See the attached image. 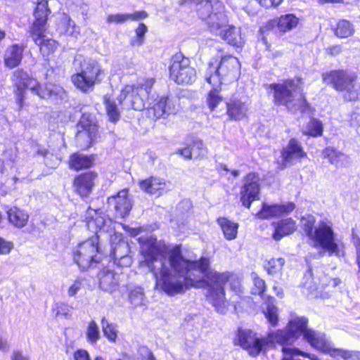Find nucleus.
<instances>
[{
	"instance_id": "23",
	"label": "nucleus",
	"mask_w": 360,
	"mask_h": 360,
	"mask_svg": "<svg viewBox=\"0 0 360 360\" xmlns=\"http://www.w3.org/2000/svg\"><path fill=\"white\" fill-rule=\"evenodd\" d=\"M140 188L150 195L160 197L167 192V181L162 178L150 176L139 182Z\"/></svg>"
},
{
	"instance_id": "11",
	"label": "nucleus",
	"mask_w": 360,
	"mask_h": 360,
	"mask_svg": "<svg viewBox=\"0 0 360 360\" xmlns=\"http://www.w3.org/2000/svg\"><path fill=\"white\" fill-rule=\"evenodd\" d=\"M169 78L179 85L191 84L195 80V68L191 65L190 59L181 52L176 53L171 58Z\"/></svg>"
},
{
	"instance_id": "39",
	"label": "nucleus",
	"mask_w": 360,
	"mask_h": 360,
	"mask_svg": "<svg viewBox=\"0 0 360 360\" xmlns=\"http://www.w3.org/2000/svg\"><path fill=\"white\" fill-rule=\"evenodd\" d=\"M134 32L135 37L131 40L130 44L132 46H139L144 42L145 34L148 32V27L143 22H141L135 28Z\"/></svg>"
},
{
	"instance_id": "32",
	"label": "nucleus",
	"mask_w": 360,
	"mask_h": 360,
	"mask_svg": "<svg viewBox=\"0 0 360 360\" xmlns=\"http://www.w3.org/2000/svg\"><path fill=\"white\" fill-rule=\"evenodd\" d=\"M212 89L205 96V103L210 111L216 110L223 101V96L220 94L221 86L211 85Z\"/></svg>"
},
{
	"instance_id": "12",
	"label": "nucleus",
	"mask_w": 360,
	"mask_h": 360,
	"mask_svg": "<svg viewBox=\"0 0 360 360\" xmlns=\"http://www.w3.org/2000/svg\"><path fill=\"white\" fill-rule=\"evenodd\" d=\"M310 240L314 243V247H321L329 255H340L338 244L335 241L334 231L328 222L321 221Z\"/></svg>"
},
{
	"instance_id": "53",
	"label": "nucleus",
	"mask_w": 360,
	"mask_h": 360,
	"mask_svg": "<svg viewBox=\"0 0 360 360\" xmlns=\"http://www.w3.org/2000/svg\"><path fill=\"white\" fill-rule=\"evenodd\" d=\"M352 242L356 249V262L360 269V238L356 234L353 233Z\"/></svg>"
},
{
	"instance_id": "29",
	"label": "nucleus",
	"mask_w": 360,
	"mask_h": 360,
	"mask_svg": "<svg viewBox=\"0 0 360 360\" xmlns=\"http://www.w3.org/2000/svg\"><path fill=\"white\" fill-rule=\"evenodd\" d=\"M100 287L105 291H115L119 285L117 274L108 269H103L99 274Z\"/></svg>"
},
{
	"instance_id": "62",
	"label": "nucleus",
	"mask_w": 360,
	"mask_h": 360,
	"mask_svg": "<svg viewBox=\"0 0 360 360\" xmlns=\"http://www.w3.org/2000/svg\"><path fill=\"white\" fill-rule=\"evenodd\" d=\"M143 360H156L151 350L148 349L146 356L143 357Z\"/></svg>"
},
{
	"instance_id": "49",
	"label": "nucleus",
	"mask_w": 360,
	"mask_h": 360,
	"mask_svg": "<svg viewBox=\"0 0 360 360\" xmlns=\"http://www.w3.org/2000/svg\"><path fill=\"white\" fill-rule=\"evenodd\" d=\"M278 217L288 214L295 209L294 202H288L286 204H276Z\"/></svg>"
},
{
	"instance_id": "28",
	"label": "nucleus",
	"mask_w": 360,
	"mask_h": 360,
	"mask_svg": "<svg viewBox=\"0 0 360 360\" xmlns=\"http://www.w3.org/2000/svg\"><path fill=\"white\" fill-rule=\"evenodd\" d=\"M229 45L240 48L243 46L245 41L241 35L240 30L233 25H227L217 34Z\"/></svg>"
},
{
	"instance_id": "17",
	"label": "nucleus",
	"mask_w": 360,
	"mask_h": 360,
	"mask_svg": "<svg viewBox=\"0 0 360 360\" xmlns=\"http://www.w3.org/2000/svg\"><path fill=\"white\" fill-rule=\"evenodd\" d=\"M77 125L79 128L77 133V138L78 139L82 138L84 133L89 139L87 143L82 147L83 150H87L94 145L99 137L98 126L96 122L90 118V114H82Z\"/></svg>"
},
{
	"instance_id": "50",
	"label": "nucleus",
	"mask_w": 360,
	"mask_h": 360,
	"mask_svg": "<svg viewBox=\"0 0 360 360\" xmlns=\"http://www.w3.org/2000/svg\"><path fill=\"white\" fill-rule=\"evenodd\" d=\"M14 248L12 241L6 240L0 236V255H8Z\"/></svg>"
},
{
	"instance_id": "20",
	"label": "nucleus",
	"mask_w": 360,
	"mask_h": 360,
	"mask_svg": "<svg viewBox=\"0 0 360 360\" xmlns=\"http://www.w3.org/2000/svg\"><path fill=\"white\" fill-rule=\"evenodd\" d=\"M300 143L295 138L290 139L286 147L281 151V161H276L278 169H283L292 159H303L307 158Z\"/></svg>"
},
{
	"instance_id": "63",
	"label": "nucleus",
	"mask_w": 360,
	"mask_h": 360,
	"mask_svg": "<svg viewBox=\"0 0 360 360\" xmlns=\"http://www.w3.org/2000/svg\"><path fill=\"white\" fill-rule=\"evenodd\" d=\"M109 120L112 122H116L120 118V114H108Z\"/></svg>"
},
{
	"instance_id": "64",
	"label": "nucleus",
	"mask_w": 360,
	"mask_h": 360,
	"mask_svg": "<svg viewBox=\"0 0 360 360\" xmlns=\"http://www.w3.org/2000/svg\"><path fill=\"white\" fill-rule=\"evenodd\" d=\"M331 281L333 282L332 285L334 288L339 285L341 283V279L339 278H331Z\"/></svg>"
},
{
	"instance_id": "14",
	"label": "nucleus",
	"mask_w": 360,
	"mask_h": 360,
	"mask_svg": "<svg viewBox=\"0 0 360 360\" xmlns=\"http://www.w3.org/2000/svg\"><path fill=\"white\" fill-rule=\"evenodd\" d=\"M98 179L94 170L82 172L75 174L72 180L73 193L82 199L88 198L92 193Z\"/></svg>"
},
{
	"instance_id": "52",
	"label": "nucleus",
	"mask_w": 360,
	"mask_h": 360,
	"mask_svg": "<svg viewBox=\"0 0 360 360\" xmlns=\"http://www.w3.org/2000/svg\"><path fill=\"white\" fill-rule=\"evenodd\" d=\"M84 279L82 278H77L73 283L69 287L68 290L70 296H75L77 292L81 289L83 284Z\"/></svg>"
},
{
	"instance_id": "44",
	"label": "nucleus",
	"mask_w": 360,
	"mask_h": 360,
	"mask_svg": "<svg viewBox=\"0 0 360 360\" xmlns=\"http://www.w3.org/2000/svg\"><path fill=\"white\" fill-rule=\"evenodd\" d=\"M302 229L307 236V237L310 239L314 233V229L316 224V219L314 217L310 215L307 217H303L302 219Z\"/></svg>"
},
{
	"instance_id": "46",
	"label": "nucleus",
	"mask_w": 360,
	"mask_h": 360,
	"mask_svg": "<svg viewBox=\"0 0 360 360\" xmlns=\"http://www.w3.org/2000/svg\"><path fill=\"white\" fill-rule=\"evenodd\" d=\"M264 316L272 327H275L278 325V316L276 306L266 307V310L264 311Z\"/></svg>"
},
{
	"instance_id": "1",
	"label": "nucleus",
	"mask_w": 360,
	"mask_h": 360,
	"mask_svg": "<svg viewBox=\"0 0 360 360\" xmlns=\"http://www.w3.org/2000/svg\"><path fill=\"white\" fill-rule=\"evenodd\" d=\"M140 253L146 265L153 272L156 285L169 296L184 293L193 288H205V298L217 312L224 314L229 306L226 299V285L229 284L232 290L236 291L240 286L237 274L229 271H218L211 269V260L208 257H200L198 259H188L182 254L181 245H176L168 252V262L171 268L178 274H184V281H174L171 270L161 260L160 268L155 266L160 256L165 252L166 247L155 237L139 238Z\"/></svg>"
},
{
	"instance_id": "56",
	"label": "nucleus",
	"mask_w": 360,
	"mask_h": 360,
	"mask_svg": "<svg viewBox=\"0 0 360 360\" xmlns=\"http://www.w3.org/2000/svg\"><path fill=\"white\" fill-rule=\"evenodd\" d=\"M62 20L65 25V32H68L73 31L75 28V22L68 15H65Z\"/></svg>"
},
{
	"instance_id": "57",
	"label": "nucleus",
	"mask_w": 360,
	"mask_h": 360,
	"mask_svg": "<svg viewBox=\"0 0 360 360\" xmlns=\"http://www.w3.org/2000/svg\"><path fill=\"white\" fill-rule=\"evenodd\" d=\"M342 51V49L340 44L333 45L326 49V53L331 56L339 55Z\"/></svg>"
},
{
	"instance_id": "21",
	"label": "nucleus",
	"mask_w": 360,
	"mask_h": 360,
	"mask_svg": "<svg viewBox=\"0 0 360 360\" xmlns=\"http://www.w3.org/2000/svg\"><path fill=\"white\" fill-rule=\"evenodd\" d=\"M108 203L113 205L117 214L120 217L124 218L128 216L132 207L129 197V188H124L119 191L116 195L108 197Z\"/></svg>"
},
{
	"instance_id": "26",
	"label": "nucleus",
	"mask_w": 360,
	"mask_h": 360,
	"mask_svg": "<svg viewBox=\"0 0 360 360\" xmlns=\"http://www.w3.org/2000/svg\"><path fill=\"white\" fill-rule=\"evenodd\" d=\"M8 222L17 229H22L27 226L29 221V214L25 210L12 206L6 211Z\"/></svg>"
},
{
	"instance_id": "41",
	"label": "nucleus",
	"mask_w": 360,
	"mask_h": 360,
	"mask_svg": "<svg viewBox=\"0 0 360 360\" xmlns=\"http://www.w3.org/2000/svg\"><path fill=\"white\" fill-rule=\"evenodd\" d=\"M281 351L284 355L290 357L294 356H301L303 357H307L311 360H319L316 355L303 352L296 347H283Z\"/></svg>"
},
{
	"instance_id": "48",
	"label": "nucleus",
	"mask_w": 360,
	"mask_h": 360,
	"mask_svg": "<svg viewBox=\"0 0 360 360\" xmlns=\"http://www.w3.org/2000/svg\"><path fill=\"white\" fill-rule=\"evenodd\" d=\"M105 21L108 24H123L129 21L128 13H113L107 15Z\"/></svg>"
},
{
	"instance_id": "37",
	"label": "nucleus",
	"mask_w": 360,
	"mask_h": 360,
	"mask_svg": "<svg viewBox=\"0 0 360 360\" xmlns=\"http://www.w3.org/2000/svg\"><path fill=\"white\" fill-rule=\"evenodd\" d=\"M285 260L283 258H271L267 260L264 265V269L266 271L267 274L269 275H274L279 272L283 266L284 265Z\"/></svg>"
},
{
	"instance_id": "6",
	"label": "nucleus",
	"mask_w": 360,
	"mask_h": 360,
	"mask_svg": "<svg viewBox=\"0 0 360 360\" xmlns=\"http://www.w3.org/2000/svg\"><path fill=\"white\" fill-rule=\"evenodd\" d=\"M322 82L337 91L344 92L346 101H356L360 96V86L357 83L358 75L344 69L331 70L321 74Z\"/></svg>"
},
{
	"instance_id": "22",
	"label": "nucleus",
	"mask_w": 360,
	"mask_h": 360,
	"mask_svg": "<svg viewBox=\"0 0 360 360\" xmlns=\"http://www.w3.org/2000/svg\"><path fill=\"white\" fill-rule=\"evenodd\" d=\"M84 221L86 229L94 233L93 236H98V233L101 231L106 224V219L100 209H93L89 207L86 212Z\"/></svg>"
},
{
	"instance_id": "9",
	"label": "nucleus",
	"mask_w": 360,
	"mask_h": 360,
	"mask_svg": "<svg viewBox=\"0 0 360 360\" xmlns=\"http://www.w3.org/2000/svg\"><path fill=\"white\" fill-rule=\"evenodd\" d=\"M105 256L99 247V236H91L79 243L72 252L74 262L82 270L98 264Z\"/></svg>"
},
{
	"instance_id": "54",
	"label": "nucleus",
	"mask_w": 360,
	"mask_h": 360,
	"mask_svg": "<svg viewBox=\"0 0 360 360\" xmlns=\"http://www.w3.org/2000/svg\"><path fill=\"white\" fill-rule=\"evenodd\" d=\"M148 16V13L143 10L128 13L129 21H139L146 18Z\"/></svg>"
},
{
	"instance_id": "8",
	"label": "nucleus",
	"mask_w": 360,
	"mask_h": 360,
	"mask_svg": "<svg viewBox=\"0 0 360 360\" xmlns=\"http://www.w3.org/2000/svg\"><path fill=\"white\" fill-rule=\"evenodd\" d=\"M79 68L80 71L71 76V82L80 91L87 93L101 82L104 70L98 61L91 58H84Z\"/></svg>"
},
{
	"instance_id": "61",
	"label": "nucleus",
	"mask_w": 360,
	"mask_h": 360,
	"mask_svg": "<svg viewBox=\"0 0 360 360\" xmlns=\"http://www.w3.org/2000/svg\"><path fill=\"white\" fill-rule=\"evenodd\" d=\"M8 347V341L0 335V350H5Z\"/></svg>"
},
{
	"instance_id": "36",
	"label": "nucleus",
	"mask_w": 360,
	"mask_h": 360,
	"mask_svg": "<svg viewBox=\"0 0 360 360\" xmlns=\"http://www.w3.org/2000/svg\"><path fill=\"white\" fill-rule=\"evenodd\" d=\"M255 217L259 219L278 217L276 204L267 205L263 203L261 209L256 213Z\"/></svg>"
},
{
	"instance_id": "27",
	"label": "nucleus",
	"mask_w": 360,
	"mask_h": 360,
	"mask_svg": "<svg viewBox=\"0 0 360 360\" xmlns=\"http://www.w3.org/2000/svg\"><path fill=\"white\" fill-rule=\"evenodd\" d=\"M273 224L274 231L272 236L276 240H280L284 236L292 234L297 229L296 221L292 218L282 219Z\"/></svg>"
},
{
	"instance_id": "10",
	"label": "nucleus",
	"mask_w": 360,
	"mask_h": 360,
	"mask_svg": "<svg viewBox=\"0 0 360 360\" xmlns=\"http://www.w3.org/2000/svg\"><path fill=\"white\" fill-rule=\"evenodd\" d=\"M11 81L15 88L14 94L18 110H26L25 106L28 105L25 102L27 89H30L34 94L42 96L41 84L23 69L18 68L13 71Z\"/></svg>"
},
{
	"instance_id": "16",
	"label": "nucleus",
	"mask_w": 360,
	"mask_h": 360,
	"mask_svg": "<svg viewBox=\"0 0 360 360\" xmlns=\"http://www.w3.org/2000/svg\"><path fill=\"white\" fill-rule=\"evenodd\" d=\"M46 31L47 30H41L39 32H30L29 34L34 43L38 46L41 56L46 60H49L51 58L54 56L59 44L56 40L46 37Z\"/></svg>"
},
{
	"instance_id": "42",
	"label": "nucleus",
	"mask_w": 360,
	"mask_h": 360,
	"mask_svg": "<svg viewBox=\"0 0 360 360\" xmlns=\"http://www.w3.org/2000/svg\"><path fill=\"white\" fill-rule=\"evenodd\" d=\"M153 108L155 112H166L167 110H171V103L169 96H162L157 98Z\"/></svg>"
},
{
	"instance_id": "3",
	"label": "nucleus",
	"mask_w": 360,
	"mask_h": 360,
	"mask_svg": "<svg viewBox=\"0 0 360 360\" xmlns=\"http://www.w3.org/2000/svg\"><path fill=\"white\" fill-rule=\"evenodd\" d=\"M302 335L311 347L322 353L328 354L330 345L323 333L308 328V319L305 317H295L288 321L283 329V347H288Z\"/></svg>"
},
{
	"instance_id": "13",
	"label": "nucleus",
	"mask_w": 360,
	"mask_h": 360,
	"mask_svg": "<svg viewBox=\"0 0 360 360\" xmlns=\"http://www.w3.org/2000/svg\"><path fill=\"white\" fill-rule=\"evenodd\" d=\"M259 181V174L255 172H248L243 176L240 201L245 208L250 209L254 201L260 199Z\"/></svg>"
},
{
	"instance_id": "55",
	"label": "nucleus",
	"mask_w": 360,
	"mask_h": 360,
	"mask_svg": "<svg viewBox=\"0 0 360 360\" xmlns=\"http://www.w3.org/2000/svg\"><path fill=\"white\" fill-rule=\"evenodd\" d=\"M73 360H91V358L86 349H78L73 353Z\"/></svg>"
},
{
	"instance_id": "5",
	"label": "nucleus",
	"mask_w": 360,
	"mask_h": 360,
	"mask_svg": "<svg viewBox=\"0 0 360 360\" xmlns=\"http://www.w3.org/2000/svg\"><path fill=\"white\" fill-rule=\"evenodd\" d=\"M303 79L301 76H296L294 79H288L282 83H273L266 85V89L271 93L273 91L274 102L276 105L288 106L294 100L293 93L298 91L300 98L296 104L297 110L302 112L311 111V106L307 102L305 94L303 92Z\"/></svg>"
},
{
	"instance_id": "35",
	"label": "nucleus",
	"mask_w": 360,
	"mask_h": 360,
	"mask_svg": "<svg viewBox=\"0 0 360 360\" xmlns=\"http://www.w3.org/2000/svg\"><path fill=\"white\" fill-rule=\"evenodd\" d=\"M323 127L321 121L317 119L312 118L307 122L306 125V131L304 134L312 136L318 137L323 135Z\"/></svg>"
},
{
	"instance_id": "7",
	"label": "nucleus",
	"mask_w": 360,
	"mask_h": 360,
	"mask_svg": "<svg viewBox=\"0 0 360 360\" xmlns=\"http://www.w3.org/2000/svg\"><path fill=\"white\" fill-rule=\"evenodd\" d=\"M198 18L204 22L207 29L217 35L228 25V17L225 6L219 0H203L196 6Z\"/></svg>"
},
{
	"instance_id": "38",
	"label": "nucleus",
	"mask_w": 360,
	"mask_h": 360,
	"mask_svg": "<svg viewBox=\"0 0 360 360\" xmlns=\"http://www.w3.org/2000/svg\"><path fill=\"white\" fill-rule=\"evenodd\" d=\"M99 338L100 332L97 323L94 320H91L86 328V339L89 342L94 344Z\"/></svg>"
},
{
	"instance_id": "59",
	"label": "nucleus",
	"mask_w": 360,
	"mask_h": 360,
	"mask_svg": "<svg viewBox=\"0 0 360 360\" xmlns=\"http://www.w3.org/2000/svg\"><path fill=\"white\" fill-rule=\"evenodd\" d=\"M11 360H28L20 351H15L13 353Z\"/></svg>"
},
{
	"instance_id": "18",
	"label": "nucleus",
	"mask_w": 360,
	"mask_h": 360,
	"mask_svg": "<svg viewBox=\"0 0 360 360\" xmlns=\"http://www.w3.org/2000/svg\"><path fill=\"white\" fill-rule=\"evenodd\" d=\"M51 13L48 0H37L33 10L34 19L30 27L29 32H39L41 30H47V22Z\"/></svg>"
},
{
	"instance_id": "25",
	"label": "nucleus",
	"mask_w": 360,
	"mask_h": 360,
	"mask_svg": "<svg viewBox=\"0 0 360 360\" xmlns=\"http://www.w3.org/2000/svg\"><path fill=\"white\" fill-rule=\"evenodd\" d=\"M26 46L13 44L8 46L4 54V63L6 68L13 69L19 66L22 62Z\"/></svg>"
},
{
	"instance_id": "2",
	"label": "nucleus",
	"mask_w": 360,
	"mask_h": 360,
	"mask_svg": "<svg viewBox=\"0 0 360 360\" xmlns=\"http://www.w3.org/2000/svg\"><path fill=\"white\" fill-rule=\"evenodd\" d=\"M233 344L238 346L252 357L266 354L269 348H275L276 344L283 347V329L270 331L265 336L259 335L252 329L238 328Z\"/></svg>"
},
{
	"instance_id": "24",
	"label": "nucleus",
	"mask_w": 360,
	"mask_h": 360,
	"mask_svg": "<svg viewBox=\"0 0 360 360\" xmlns=\"http://www.w3.org/2000/svg\"><path fill=\"white\" fill-rule=\"evenodd\" d=\"M193 152L195 153L194 158L195 159L201 160L205 157L207 148L201 139H192L190 143H187L183 148H178L176 150V154L181 156L184 160H190L193 158Z\"/></svg>"
},
{
	"instance_id": "58",
	"label": "nucleus",
	"mask_w": 360,
	"mask_h": 360,
	"mask_svg": "<svg viewBox=\"0 0 360 360\" xmlns=\"http://www.w3.org/2000/svg\"><path fill=\"white\" fill-rule=\"evenodd\" d=\"M261 298L264 300V303L266 304V307L275 306L274 302L276 300L273 296L265 295V293H264V297Z\"/></svg>"
},
{
	"instance_id": "30",
	"label": "nucleus",
	"mask_w": 360,
	"mask_h": 360,
	"mask_svg": "<svg viewBox=\"0 0 360 360\" xmlns=\"http://www.w3.org/2000/svg\"><path fill=\"white\" fill-rule=\"evenodd\" d=\"M334 35L339 39H347L355 33V27L349 20L340 19L332 28Z\"/></svg>"
},
{
	"instance_id": "34",
	"label": "nucleus",
	"mask_w": 360,
	"mask_h": 360,
	"mask_svg": "<svg viewBox=\"0 0 360 360\" xmlns=\"http://www.w3.org/2000/svg\"><path fill=\"white\" fill-rule=\"evenodd\" d=\"M101 324L104 336L110 342H115L117 340L118 336L117 325L113 323L109 322L105 316L101 318Z\"/></svg>"
},
{
	"instance_id": "31",
	"label": "nucleus",
	"mask_w": 360,
	"mask_h": 360,
	"mask_svg": "<svg viewBox=\"0 0 360 360\" xmlns=\"http://www.w3.org/2000/svg\"><path fill=\"white\" fill-rule=\"evenodd\" d=\"M217 222L226 240H232L236 238L239 228L238 223L231 221L227 217H218Z\"/></svg>"
},
{
	"instance_id": "40",
	"label": "nucleus",
	"mask_w": 360,
	"mask_h": 360,
	"mask_svg": "<svg viewBox=\"0 0 360 360\" xmlns=\"http://www.w3.org/2000/svg\"><path fill=\"white\" fill-rule=\"evenodd\" d=\"M103 102L106 112H118L119 110H124L126 108L123 106V101L118 99V102L110 98L109 96H104Z\"/></svg>"
},
{
	"instance_id": "33",
	"label": "nucleus",
	"mask_w": 360,
	"mask_h": 360,
	"mask_svg": "<svg viewBox=\"0 0 360 360\" xmlns=\"http://www.w3.org/2000/svg\"><path fill=\"white\" fill-rule=\"evenodd\" d=\"M321 158L323 160H327L330 164L338 167L342 162L345 155L334 147L327 146L322 150Z\"/></svg>"
},
{
	"instance_id": "4",
	"label": "nucleus",
	"mask_w": 360,
	"mask_h": 360,
	"mask_svg": "<svg viewBox=\"0 0 360 360\" xmlns=\"http://www.w3.org/2000/svg\"><path fill=\"white\" fill-rule=\"evenodd\" d=\"M241 74V63L239 59L231 55L214 56L207 64L204 72V79L210 85L222 86L223 80L230 82L238 80Z\"/></svg>"
},
{
	"instance_id": "19",
	"label": "nucleus",
	"mask_w": 360,
	"mask_h": 360,
	"mask_svg": "<svg viewBox=\"0 0 360 360\" xmlns=\"http://www.w3.org/2000/svg\"><path fill=\"white\" fill-rule=\"evenodd\" d=\"M96 154H84L76 151L70 154L67 165L70 170L79 172L90 170L96 165Z\"/></svg>"
},
{
	"instance_id": "45",
	"label": "nucleus",
	"mask_w": 360,
	"mask_h": 360,
	"mask_svg": "<svg viewBox=\"0 0 360 360\" xmlns=\"http://www.w3.org/2000/svg\"><path fill=\"white\" fill-rule=\"evenodd\" d=\"M245 108V103L240 99L231 98L226 102V112H241Z\"/></svg>"
},
{
	"instance_id": "51",
	"label": "nucleus",
	"mask_w": 360,
	"mask_h": 360,
	"mask_svg": "<svg viewBox=\"0 0 360 360\" xmlns=\"http://www.w3.org/2000/svg\"><path fill=\"white\" fill-rule=\"evenodd\" d=\"M53 311L56 316H64L65 317L69 316V308L66 304L56 303Z\"/></svg>"
},
{
	"instance_id": "60",
	"label": "nucleus",
	"mask_w": 360,
	"mask_h": 360,
	"mask_svg": "<svg viewBox=\"0 0 360 360\" xmlns=\"http://www.w3.org/2000/svg\"><path fill=\"white\" fill-rule=\"evenodd\" d=\"M318 2L320 4H343L344 0H318Z\"/></svg>"
},
{
	"instance_id": "47",
	"label": "nucleus",
	"mask_w": 360,
	"mask_h": 360,
	"mask_svg": "<svg viewBox=\"0 0 360 360\" xmlns=\"http://www.w3.org/2000/svg\"><path fill=\"white\" fill-rule=\"evenodd\" d=\"M356 351L344 350L341 349L333 348L330 346V351L328 352L331 356H340L345 360H354V356Z\"/></svg>"
},
{
	"instance_id": "43",
	"label": "nucleus",
	"mask_w": 360,
	"mask_h": 360,
	"mask_svg": "<svg viewBox=\"0 0 360 360\" xmlns=\"http://www.w3.org/2000/svg\"><path fill=\"white\" fill-rule=\"evenodd\" d=\"M252 281L253 288L252 294L259 295L260 297H264V293H265L267 289L265 281L258 275L255 274L252 277Z\"/></svg>"
},
{
	"instance_id": "15",
	"label": "nucleus",
	"mask_w": 360,
	"mask_h": 360,
	"mask_svg": "<svg viewBox=\"0 0 360 360\" xmlns=\"http://www.w3.org/2000/svg\"><path fill=\"white\" fill-rule=\"evenodd\" d=\"M300 18L294 13H285L267 20L260 28L262 32H276L281 35L295 30Z\"/></svg>"
}]
</instances>
